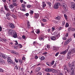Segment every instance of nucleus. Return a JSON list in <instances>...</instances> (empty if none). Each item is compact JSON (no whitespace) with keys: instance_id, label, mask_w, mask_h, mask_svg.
Returning <instances> with one entry per match:
<instances>
[{"instance_id":"nucleus-1","label":"nucleus","mask_w":75,"mask_h":75,"mask_svg":"<svg viewBox=\"0 0 75 75\" xmlns=\"http://www.w3.org/2000/svg\"><path fill=\"white\" fill-rule=\"evenodd\" d=\"M8 33L9 35H10L13 36L14 38H16L17 37V35L16 32L13 30H9L8 31Z\"/></svg>"},{"instance_id":"nucleus-2","label":"nucleus","mask_w":75,"mask_h":75,"mask_svg":"<svg viewBox=\"0 0 75 75\" xmlns=\"http://www.w3.org/2000/svg\"><path fill=\"white\" fill-rule=\"evenodd\" d=\"M63 69L64 71H65V73H69L70 71L69 69L67 68V66L65 64L63 66Z\"/></svg>"},{"instance_id":"nucleus-3","label":"nucleus","mask_w":75,"mask_h":75,"mask_svg":"<svg viewBox=\"0 0 75 75\" xmlns=\"http://www.w3.org/2000/svg\"><path fill=\"white\" fill-rule=\"evenodd\" d=\"M7 62L8 64H14V63L13 62V61L11 59V58L9 57H8L7 58Z\"/></svg>"},{"instance_id":"nucleus-4","label":"nucleus","mask_w":75,"mask_h":75,"mask_svg":"<svg viewBox=\"0 0 75 75\" xmlns=\"http://www.w3.org/2000/svg\"><path fill=\"white\" fill-rule=\"evenodd\" d=\"M71 41H72V40L71 39V38H69L68 39H67V41H65L64 45H66L68 44Z\"/></svg>"},{"instance_id":"nucleus-5","label":"nucleus","mask_w":75,"mask_h":75,"mask_svg":"<svg viewBox=\"0 0 75 75\" xmlns=\"http://www.w3.org/2000/svg\"><path fill=\"white\" fill-rule=\"evenodd\" d=\"M62 6L64 11H67L68 9L67 8V5L65 3L63 4Z\"/></svg>"},{"instance_id":"nucleus-6","label":"nucleus","mask_w":75,"mask_h":75,"mask_svg":"<svg viewBox=\"0 0 75 75\" xmlns=\"http://www.w3.org/2000/svg\"><path fill=\"white\" fill-rule=\"evenodd\" d=\"M74 68L72 67L70 71V72L71 73V75H74Z\"/></svg>"},{"instance_id":"nucleus-7","label":"nucleus","mask_w":75,"mask_h":75,"mask_svg":"<svg viewBox=\"0 0 75 75\" xmlns=\"http://www.w3.org/2000/svg\"><path fill=\"white\" fill-rule=\"evenodd\" d=\"M75 53L74 50H70V52L68 53L67 55H70L71 54H72L73 53Z\"/></svg>"},{"instance_id":"nucleus-8","label":"nucleus","mask_w":75,"mask_h":75,"mask_svg":"<svg viewBox=\"0 0 75 75\" xmlns=\"http://www.w3.org/2000/svg\"><path fill=\"white\" fill-rule=\"evenodd\" d=\"M71 4H72L71 6V8L74 10L75 9V4L74 2H71Z\"/></svg>"},{"instance_id":"nucleus-9","label":"nucleus","mask_w":75,"mask_h":75,"mask_svg":"<svg viewBox=\"0 0 75 75\" xmlns=\"http://www.w3.org/2000/svg\"><path fill=\"white\" fill-rule=\"evenodd\" d=\"M60 4L59 3H56L54 6V8L55 9H57L59 8V5Z\"/></svg>"},{"instance_id":"nucleus-10","label":"nucleus","mask_w":75,"mask_h":75,"mask_svg":"<svg viewBox=\"0 0 75 75\" xmlns=\"http://www.w3.org/2000/svg\"><path fill=\"white\" fill-rule=\"evenodd\" d=\"M21 6L23 8H20V10L23 11H25L26 9L25 8V6L24 4H22L21 5Z\"/></svg>"},{"instance_id":"nucleus-11","label":"nucleus","mask_w":75,"mask_h":75,"mask_svg":"<svg viewBox=\"0 0 75 75\" xmlns=\"http://www.w3.org/2000/svg\"><path fill=\"white\" fill-rule=\"evenodd\" d=\"M42 5L43 6V7L42 8H40L39 9H41V10H43L44 8V7H45L46 6V5L45 3V1H42Z\"/></svg>"},{"instance_id":"nucleus-12","label":"nucleus","mask_w":75,"mask_h":75,"mask_svg":"<svg viewBox=\"0 0 75 75\" xmlns=\"http://www.w3.org/2000/svg\"><path fill=\"white\" fill-rule=\"evenodd\" d=\"M59 49V47H56L55 46L53 47V49L54 51L56 52Z\"/></svg>"},{"instance_id":"nucleus-13","label":"nucleus","mask_w":75,"mask_h":75,"mask_svg":"<svg viewBox=\"0 0 75 75\" xmlns=\"http://www.w3.org/2000/svg\"><path fill=\"white\" fill-rule=\"evenodd\" d=\"M51 68H46L45 69V71L46 72H51Z\"/></svg>"},{"instance_id":"nucleus-14","label":"nucleus","mask_w":75,"mask_h":75,"mask_svg":"<svg viewBox=\"0 0 75 75\" xmlns=\"http://www.w3.org/2000/svg\"><path fill=\"white\" fill-rule=\"evenodd\" d=\"M39 39L40 40H44V35H41L39 37Z\"/></svg>"},{"instance_id":"nucleus-15","label":"nucleus","mask_w":75,"mask_h":75,"mask_svg":"<svg viewBox=\"0 0 75 75\" xmlns=\"http://www.w3.org/2000/svg\"><path fill=\"white\" fill-rule=\"evenodd\" d=\"M68 52V50H67L64 51L62 52H60V54H66Z\"/></svg>"},{"instance_id":"nucleus-16","label":"nucleus","mask_w":75,"mask_h":75,"mask_svg":"<svg viewBox=\"0 0 75 75\" xmlns=\"http://www.w3.org/2000/svg\"><path fill=\"white\" fill-rule=\"evenodd\" d=\"M41 69V68L40 67H38L36 68V69L35 70V72L37 73Z\"/></svg>"},{"instance_id":"nucleus-17","label":"nucleus","mask_w":75,"mask_h":75,"mask_svg":"<svg viewBox=\"0 0 75 75\" xmlns=\"http://www.w3.org/2000/svg\"><path fill=\"white\" fill-rule=\"evenodd\" d=\"M50 72H52L53 73H55L57 72V70L53 69H51Z\"/></svg>"},{"instance_id":"nucleus-18","label":"nucleus","mask_w":75,"mask_h":75,"mask_svg":"<svg viewBox=\"0 0 75 75\" xmlns=\"http://www.w3.org/2000/svg\"><path fill=\"white\" fill-rule=\"evenodd\" d=\"M11 52L13 54H15L16 55H18V53L17 52H16L14 51H12Z\"/></svg>"},{"instance_id":"nucleus-19","label":"nucleus","mask_w":75,"mask_h":75,"mask_svg":"<svg viewBox=\"0 0 75 75\" xmlns=\"http://www.w3.org/2000/svg\"><path fill=\"white\" fill-rule=\"evenodd\" d=\"M4 7L5 10H6L7 11H9V9L8 8V6H7L6 5H4Z\"/></svg>"},{"instance_id":"nucleus-20","label":"nucleus","mask_w":75,"mask_h":75,"mask_svg":"<svg viewBox=\"0 0 75 75\" xmlns=\"http://www.w3.org/2000/svg\"><path fill=\"white\" fill-rule=\"evenodd\" d=\"M10 28L11 29L14 28H15L14 25L13 24H11L10 25Z\"/></svg>"},{"instance_id":"nucleus-21","label":"nucleus","mask_w":75,"mask_h":75,"mask_svg":"<svg viewBox=\"0 0 75 75\" xmlns=\"http://www.w3.org/2000/svg\"><path fill=\"white\" fill-rule=\"evenodd\" d=\"M50 38L52 40H54L56 39V37L54 36H51Z\"/></svg>"},{"instance_id":"nucleus-22","label":"nucleus","mask_w":75,"mask_h":75,"mask_svg":"<svg viewBox=\"0 0 75 75\" xmlns=\"http://www.w3.org/2000/svg\"><path fill=\"white\" fill-rule=\"evenodd\" d=\"M18 16L21 18V16L22 15V13L21 12H18Z\"/></svg>"},{"instance_id":"nucleus-23","label":"nucleus","mask_w":75,"mask_h":75,"mask_svg":"<svg viewBox=\"0 0 75 75\" xmlns=\"http://www.w3.org/2000/svg\"><path fill=\"white\" fill-rule=\"evenodd\" d=\"M7 41L6 39L5 38H3L2 39L1 41L3 42H6Z\"/></svg>"},{"instance_id":"nucleus-24","label":"nucleus","mask_w":75,"mask_h":75,"mask_svg":"<svg viewBox=\"0 0 75 75\" xmlns=\"http://www.w3.org/2000/svg\"><path fill=\"white\" fill-rule=\"evenodd\" d=\"M45 59V58L43 56L42 57H40V58H39V59L41 60H44Z\"/></svg>"},{"instance_id":"nucleus-25","label":"nucleus","mask_w":75,"mask_h":75,"mask_svg":"<svg viewBox=\"0 0 75 75\" xmlns=\"http://www.w3.org/2000/svg\"><path fill=\"white\" fill-rule=\"evenodd\" d=\"M7 57V56H6V55H4L3 54L2 56L1 57L2 58H3L4 59H6Z\"/></svg>"},{"instance_id":"nucleus-26","label":"nucleus","mask_w":75,"mask_h":75,"mask_svg":"<svg viewBox=\"0 0 75 75\" xmlns=\"http://www.w3.org/2000/svg\"><path fill=\"white\" fill-rule=\"evenodd\" d=\"M14 5H10L9 6V7L10 8H12L14 7Z\"/></svg>"},{"instance_id":"nucleus-27","label":"nucleus","mask_w":75,"mask_h":75,"mask_svg":"<svg viewBox=\"0 0 75 75\" xmlns=\"http://www.w3.org/2000/svg\"><path fill=\"white\" fill-rule=\"evenodd\" d=\"M47 4L50 6V7L51 6V3H50V2H47Z\"/></svg>"},{"instance_id":"nucleus-28","label":"nucleus","mask_w":75,"mask_h":75,"mask_svg":"<svg viewBox=\"0 0 75 75\" xmlns=\"http://www.w3.org/2000/svg\"><path fill=\"white\" fill-rule=\"evenodd\" d=\"M35 17H36V18H38V17H39V15L38 13H36L35 15Z\"/></svg>"},{"instance_id":"nucleus-29","label":"nucleus","mask_w":75,"mask_h":75,"mask_svg":"<svg viewBox=\"0 0 75 75\" xmlns=\"http://www.w3.org/2000/svg\"><path fill=\"white\" fill-rule=\"evenodd\" d=\"M40 32V30L39 29H38L36 30V32L37 34L39 33Z\"/></svg>"},{"instance_id":"nucleus-30","label":"nucleus","mask_w":75,"mask_h":75,"mask_svg":"<svg viewBox=\"0 0 75 75\" xmlns=\"http://www.w3.org/2000/svg\"><path fill=\"white\" fill-rule=\"evenodd\" d=\"M27 24H28V27L29 29H30V22L29 21H28V22Z\"/></svg>"},{"instance_id":"nucleus-31","label":"nucleus","mask_w":75,"mask_h":75,"mask_svg":"<svg viewBox=\"0 0 75 75\" xmlns=\"http://www.w3.org/2000/svg\"><path fill=\"white\" fill-rule=\"evenodd\" d=\"M31 5L30 4H28L27 5V7L28 8H31Z\"/></svg>"},{"instance_id":"nucleus-32","label":"nucleus","mask_w":75,"mask_h":75,"mask_svg":"<svg viewBox=\"0 0 75 75\" xmlns=\"http://www.w3.org/2000/svg\"><path fill=\"white\" fill-rule=\"evenodd\" d=\"M33 44L34 46H35V45H38V43L36 42H34Z\"/></svg>"},{"instance_id":"nucleus-33","label":"nucleus","mask_w":75,"mask_h":75,"mask_svg":"<svg viewBox=\"0 0 75 75\" xmlns=\"http://www.w3.org/2000/svg\"><path fill=\"white\" fill-rule=\"evenodd\" d=\"M54 61L53 60L51 62V66H52V65H54Z\"/></svg>"},{"instance_id":"nucleus-34","label":"nucleus","mask_w":75,"mask_h":75,"mask_svg":"<svg viewBox=\"0 0 75 75\" xmlns=\"http://www.w3.org/2000/svg\"><path fill=\"white\" fill-rule=\"evenodd\" d=\"M64 16L65 19H66V20H67V15L65 14H64Z\"/></svg>"},{"instance_id":"nucleus-35","label":"nucleus","mask_w":75,"mask_h":75,"mask_svg":"<svg viewBox=\"0 0 75 75\" xmlns=\"http://www.w3.org/2000/svg\"><path fill=\"white\" fill-rule=\"evenodd\" d=\"M56 19L57 20H60V19H61V17L60 16H57L56 17Z\"/></svg>"},{"instance_id":"nucleus-36","label":"nucleus","mask_w":75,"mask_h":75,"mask_svg":"<svg viewBox=\"0 0 75 75\" xmlns=\"http://www.w3.org/2000/svg\"><path fill=\"white\" fill-rule=\"evenodd\" d=\"M2 64H3V65H5L6 64L5 62L4 61V60H3V61H2Z\"/></svg>"},{"instance_id":"nucleus-37","label":"nucleus","mask_w":75,"mask_h":75,"mask_svg":"<svg viewBox=\"0 0 75 75\" xmlns=\"http://www.w3.org/2000/svg\"><path fill=\"white\" fill-rule=\"evenodd\" d=\"M70 30L72 31H74L75 30V28H71Z\"/></svg>"},{"instance_id":"nucleus-38","label":"nucleus","mask_w":75,"mask_h":75,"mask_svg":"<svg viewBox=\"0 0 75 75\" xmlns=\"http://www.w3.org/2000/svg\"><path fill=\"white\" fill-rule=\"evenodd\" d=\"M4 72V70L2 69H0V72Z\"/></svg>"},{"instance_id":"nucleus-39","label":"nucleus","mask_w":75,"mask_h":75,"mask_svg":"<svg viewBox=\"0 0 75 75\" xmlns=\"http://www.w3.org/2000/svg\"><path fill=\"white\" fill-rule=\"evenodd\" d=\"M65 26H66V28H68L69 26V25L68 23H66Z\"/></svg>"},{"instance_id":"nucleus-40","label":"nucleus","mask_w":75,"mask_h":75,"mask_svg":"<svg viewBox=\"0 0 75 75\" xmlns=\"http://www.w3.org/2000/svg\"><path fill=\"white\" fill-rule=\"evenodd\" d=\"M55 30V29L54 28L52 27V32H53Z\"/></svg>"},{"instance_id":"nucleus-41","label":"nucleus","mask_w":75,"mask_h":75,"mask_svg":"<svg viewBox=\"0 0 75 75\" xmlns=\"http://www.w3.org/2000/svg\"><path fill=\"white\" fill-rule=\"evenodd\" d=\"M42 21L44 22H47V20L45 19H42Z\"/></svg>"},{"instance_id":"nucleus-42","label":"nucleus","mask_w":75,"mask_h":75,"mask_svg":"<svg viewBox=\"0 0 75 75\" xmlns=\"http://www.w3.org/2000/svg\"><path fill=\"white\" fill-rule=\"evenodd\" d=\"M46 65H48V66H49V67H51V64H48V63H46Z\"/></svg>"},{"instance_id":"nucleus-43","label":"nucleus","mask_w":75,"mask_h":75,"mask_svg":"<svg viewBox=\"0 0 75 75\" xmlns=\"http://www.w3.org/2000/svg\"><path fill=\"white\" fill-rule=\"evenodd\" d=\"M42 74V73L41 72H38L37 74V75H41Z\"/></svg>"},{"instance_id":"nucleus-44","label":"nucleus","mask_w":75,"mask_h":75,"mask_svg":"<svg viewBox=\"0 0 75 75\" xmlns=\"http://www.w3.org/2000/svg\"><path fill=\"white\" fill-rule=\"evenodd\" d=\"M50 46L49 45H47V47L48 49H50Z\"/></svg>"},{"instance_id":"nucleus-45","label":"nucleus","mask_w":75,"mask_h":75,"mask_svg":"<svg viewBox=\"0 0 75 75\" xmlns=\"http://www.w3.org/2000/svg\"><path fill=\"white\" fill-rule=\"evenodd\" d=\"M59 52H58L55 55V56L56 57H57V56H58V55L59 54Z\"/></svg>"},{"instance_id":"nucleus-46","label":"nucleus","mask_w":75,"mask_h":75,"mask_svg":"<svg viewBox=\"0 0 75 75\" xmlns=\"http://www.w3.org/2000/svg\"><path fill=\"white\" fill-rule=\"evenodd\" d=\"M22 38L24 39H25L26 38L25 36L24 35H23L22 36Z\"/></svg>"},{"instance_id":"nucleus-47","label":"nucleus","mask_w":75,"mask_h":75,"mask_svg":"<svg viewBox=\"0 0 75 75\" xmlns=\"http://www.w3.org/2000/svg\"><path fill=\"white\" fill-rule=\"evenodd\" d=\"M65 23L64 21H62V26H64V25H65Z\"/></svg>"},{"instance_id":"nucleus-48","label":"nucleus","mask_w":75,"mask_h":75,"mask_svg":"<svg viewBox=\"0 0 75 75\" xmlns=\"http://www.w3.org/2000/svg\"><path fill=\"white\" fill-rule=\"evenodd\" d=\"M18 67L17 66H16L15 67V69L17 70L18 69Z\"/></svg>"},{"instance_id":"nucleus-49","label":"nucleus","mask_w":75,"mask_h":75,"mask_svg":"<svg viewBox=\"0 0 75 75\" xmlns=\"http://www.w3.org/2000/svg\"><path fill=\"white\" fill-rule=\"evenodd\" d=\"M10 15V14L9 13H8L7 14H6V16L7 17Z\"/></svg>"},{"instance_id":"nucleus-50","label":"nucleus","mask_w":75,"mask_h":75,"mask_svg":"<svg viewBox=\"0 0 75 75\" xmlns=\"http://www.w3.org/2000/svg\"><path fill=\"white\" fill-rule=\"evenodd\" d=\"M57 38H58L60 37L59 34L58 35H57L55 36Z\"/></svg>"},{"instance_id":"nucleus-51","label":"nucleus","mask_w":75,"mask_h":75,"mask_svg":"<svg viewBox=\"0 0 75 75\" xmlns=\"http://www.w3.org/2000/svg\"><path fill=\"white\" fill-rule=\"evenodd\" d=\"M67 57L69 59L71 58V55H69L68 54L67 55Z\"/></svg>"},{"instance_id":"nucleus-52","label":"nucleus","mask_w":75,"mask_h":75,"mask_svg":"<svg viewBox=\"0 0 75 75\" xmlns=\"http://www.w3.org/2000/svg\"><path fill=\"white\" fill-rule=\"evenodd\" d=\"M18 61V62H19L20 64H22L21 60V59H19Z\"/></svg>"},{"instance_id":"nucleus-53","label":"nucleus","mask_w":75,"mask_h":75,"mask_svg":"<svg viewBox=\"0 0 75 75\" xmlns=\"http://www.w3.org/2000/svg\"><path fill=\"white\" fill-rule=\"evenodd\" d=\"M3 53H2L1 52H0V57H2L3 56Z\"/></svg>"},{"instance_id":"nucleus-54","label":"nucleus","mask_w":75,"mask_h":75,"mask_svg":"<svg viewBox=\"0 0 75 75\" xmlns=\"http://www.w3.org/2000/svg\"><path fill=\"white\" fill-rule=\"evenodd\" d=\"M71 65L72 66V67H74V64L73 63H72L71 64Z\"/></svg>"},{"instance_id":"nucleus-55","label":"nucleus","mask_w":75,"mask_h":75,"mask_svg":"<svg viewBox=\"0 0 75 75\" xmlns=\"http://www.w3.org/2000/svg\"><path fill=\"white\" fill-rule=\"evenodd\" d=\"M33 12H34L32 10H30V14H33Z\"/></svg>"},{"instance_id":"nucleus-56","label":"nucleus","mask_w":75,"mask_h":75,"mask_svg":"<svg viewBox=\"0 0 75 75\" xmlns=\"http://www.w3.org/2000/svg\"><path fill=\"white\" fill-rule=\"evenodd\" d=\"M68 36V33H66V34L65 35V36L66 37H67Z\"/></svg>"},{"instance_id":"nucleus-57","label":"nucleus","mask_w":75,"mask_h":75,"mask_svg":"<svg viewBox=\"0 0 75 75\" xmlns=\"http://www.w3.org/2000/svg\"><path fill=\"white\" fill-rule=\"evenodd\" d=\"M2 61H3V60L0 57V63H2Z\"/></svg>"},{"instance_id":"nucleus-58","label":"nucleus","mask_w":75,"mask_h":75,"mask_svg":"<svg viewBox=\"0 0 75 75\" xmlns=\"http://www.w3.org/2000/svg\"><path fill=\"white\" fill-rule=\"evenodd\" d=\"M13 2L15 3L17 2V0H12Z\"/></svg>"},{"instance_id":"nucleus-59","label":"nucleus","mask_w":75,"mask_h":75,"mask_svg":"<svg viewBox=\"0 0 75 75\" xmlns=\"http://www.w3.org/2000/svg\"><path fill=\"white\" fill-rule=\"evenodd\" d=\"M62 39L63 40H66L67 39V38L66 37H62Z\"/></svg>"},{"instance_id":"nucleus-60","label":"nucleus","mask_w":75,"mask_h":75,"mask_svg":"<svg viewBox=\"0 0 75 75\" xmlns=\"http://www.w3.org/2000/svg\"><path fill=\"white\" fill-rule=\"evenodd\" d=\"M15 61L16 62H18V61L16 58L15 59Z\"/></svg>"},{"instance_id":"nucleus-61","label":"nucleus","mask_w":75,"mask_h":75,"mask_svg":"<svg viewBox=\"0 0 75 75\" xmlns=\"http://www.w3.org/2000/svg\"><path fill=\"white\" fill-rule=\"evenodd\" d=\"M18 45L20 48H21L22 47V45H21L20 44H19Z\"/></svg>"},{"instance_id":"nucleus-62","label":"nucleus","mask_w":75,"mask_h":75,"mask_svg":"<svg viewBox=\"0 0 75 75\" xmlns=\"http://www.w3.org/2000/svg\"><path fill=\"white\" fill-rule=\"evenodd\" d=\"M15 42H16L15 43V45H17L18 44V42H17V40H16L15 41Z\"/></svg>"},{"instance_id":"nucleus-63","label":"nucleus","mask_w":75,"mask_h":75,"mask_svg":"<svg viewBox=\"0 0 75 75\" xmlns=\"http://www.w3.org/2000/svg\"><path fill=\"white\" fill-rule=\"evenodd\" d=\"M24 1L23 0H20V2L21 3H22Z\"/></svg>"},{"instance_id":"nucleus-64","label":"nucleus","mask_w":75,"mask_h":75,"mask_svg":"<svg viewBox=\"0 0 75 75\" xmlns=\"http://www.w3.org/2000/svg\"><path fill=\"white\" fill-rule=\"evenodd\" d=\"M35 59H38V56H36L35 57Z\"/></svg>"}]
</instances>
